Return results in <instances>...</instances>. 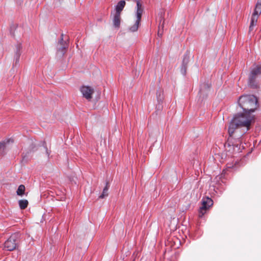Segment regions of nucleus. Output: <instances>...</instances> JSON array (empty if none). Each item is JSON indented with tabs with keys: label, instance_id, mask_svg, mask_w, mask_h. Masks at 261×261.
<instances>
[{
	"label": "nucleus",
	"instance_id": "18",
	"mask_svg": "<svg viewBox=\"0 0 261 261\" xmlns=\"http://www.w3.org/2000/svg\"><path fill=\"white\" fill-rule=\"evenodd\" d=\"M25 186L23 185H20L17 190V195L20 196H23L25 194Z\"/></svg>",
	"mask_w": 261,
	"mask_h": 261
},
{
	"label": "nucleus",
	"instance_id": "13",
	"mask_svg": "<svg viewBox=\"0 0 261 261\" xmlns=\"http://www.w3.org/2000/svg\"><path fill=\"white\" fill-rule=\"evenodd\" d=\"M125 5V2L124 1H119L115 7V12L114 13L121 15V13L124 8Z\"/></svg>",
	"mask_w": 261,
	"mask_h": 261
},
{
	"label": "nucleus",
	"instance_id": "5",
	"mask_svg": "<svg viewBox=\"0 0 261 261\" xmlns=\"http://www.w3.org/2000/svg\"><path fill=\"white\" fill-rule=\"evenodd\" d=\"M260 74L261 66L257 65L252 69L249 77V85L251 87L257 88V84L255 80L257 76Z\"/></svg>",
	"mask_w": 261,
	"mask_h": 261
},
{
	"label": "nucleus",
	"instance_id": "22",
	"mask_svg": "<svg viewBox=\"0 0 261 261\" xmlns=\"http://www.w3.org/2000/svg\"><path fill=\"white\" fill-rule=\"evenodd\" d=\"M189 58L188 56L185 55L184 57L183 58L182 64V65H186L187 66L188 64V63H189Z\"/></svg>",
	"mask_w": 261,
	"mask_h": 261
},
{
	"label": "nucleus",
	"instance_id": "15",
	"mask_svg": "<svg viewBox=\"0 0 261 261\" xmlns=\"http://www.w3.org/2000/svg\"><path fill=\"white\" fill-rule=\"evenodd\" d=\"M258 18V17L255 16V15H252L250 24L249 26V32L252 31L253 30V28L256 25Z\"/></svg>",
	"mask_w": 261,
	"mask_h": 261
},
{
	"label": "nucleus",
	"instance_id": "19",
	"mask_svg": "<svg viewBox=\"0 0 261 261\" xmlns=\"http://www.w3.org/2000/svg\"><path fill=\"white\" fill-rule=\"evenodd\" d=\"M18 203L20 208L22 210H23L28 206V201L25 199L20 200L18 201Z\"/></svg>",
	"mask_w": 261,
	"mask_h": 261
},
{
	"label": "nucleus",
	"instance_id": "9",
	"mask_svg": "<svg viewBox=\"0 0 261 261\" xmlns=\"http://www.w3.org/2000/svg\"><path fill=\"white\" fill-rule=\"evenodd\" d=\"M239 129H236V131L239 132ZM245 134V132H243V134H239L238 132L237 133H235V132L233 133V134L232 136V142H233V144L234 145H232L233 146H236L237 147H238V145L239 144H241V138L243 136V134Z\"/></svg>",
	"mask_w": 261,
	"mask_h": 261
},
{
	"label": "nucleus",
	"instance_id": "8",
	"mask_svg": "<svg viewBox=\"0 0 261 261\" xmlns=\"http://www.w3.org/2000/svg\"><path fill=\"white\" fill-rule=\"evenodd\" d=\"M68 47V44L66 41L63 40V35L62 34L61 39L59 40L57 45V52L60 54V55H63L66 50V49Z\"/></svg>",
	"mask_w": 261,
	"mask_h": 261
},
{
	"label": "nucleus",
	"instance_id": "2",
	"mask_svg": "<svg viewBox=\"0 0 261 261\" xmlns=\"http://www.w3.org/2000/svg\"><path fill=\"white\" fill-rule=\"evenodd\" d=\"M238 103L243 112L251 114L257 108V100L256 97L252 95H244L240 96Z\"/></svg>",
	"mask_w": 261,
	"mask_h": 261
},
{
	"label": "nucleus",
	"instance_id": "25",
	"mask_svg": "<svg viewBox=\"0 0 261 261\" xmlns=\"http://www.w3.org/2000/svg\"><path fill=\"white\" fill-rule=\"evenodd\" d=\"M46 154L48 156L50 154V152L47 150V148H46Z\"/></svg>",
	"mask_w": 261,
	"mask_h": 261
},
{
	"label": "nucleus",
	"instance_id": "3",
	"mask_svg": "<svg viewBox=\"0 0 261 261\" xmlns=\"http://www.w3.org/2000/svg\"><path fill=\"white\" fill-rule=\"evenodd\" d=\"M127 1H133L136 3V7L135 8L136 20L133 25L129 27L128 29L130 32H135L137 31L140 24L142 15L144 12V8L140 0H126Z\"/></svg>",
	"mask_w": 261,
	"mask_h": 261
},
{
	"label": "nucleus",
	"instance_id": "23",
	"mask_svg": "<svg viewBox=\"0 0 261 261\" xmlns=\"http://www.w3.org/2000/svg\"><path fill=\"white\" fill-rule=\"evenodd\" d=\"M156 97L158 101H161L163 99L162 92L161 91H158L156 93Z\"/></svg>",
	"mask_w": 261,
	"mask_h": 261
},
{
	"label": "nucleus",
	"instance_id": "11",
	"mask_svg": "<svg viewBox=\"0 0 261 261\" xmlns=\"http://www.w3.org/2000/svg\"><path fill=\"white\" fill-rule=\"evenodd\" d=\"M113 24L115 29H118L120 27L121 15L114 13L112 18Z\"/></svg>",
	"mask_w": 261,
	"mask_h": 261
},
{
	"label": "nucleus",
	"instance_id": "24",
	"mask_svg": "<svg viewBox=\"0 0 261 261\" xmlns=\"http://www.w3.org/2000/svg\"><path fill=\"white\" fill-rule=\"evenodd\" d=\"M187 66L186 65H182L181 68V72L183 75H185L186 73Z\"/></svg>",
	"mask_w": 261,
	"mask_h": 261
},
{
	"label": "nucleus",
	"instance_id": "16",
	"mask_svg": "<svg viewBox=\"0 0 261 261\" xmlns=\"http://www.w3.org/2000/svg\"><path fill=\"white\" fill-rule=\"evenodd\" d=\"M22 48V45L20 43H18L16 45V53H15V61L16 63L19 61V57L21 54V49Z\"/></svg>",
	"mask_w": 261,
	"mask_h": 261
},
{
	"label": "nucleus",
	"instance_id": "20",
	"mask_svg": "<svg viewBox=\"0 0 261 261\" xmlns=\"http://www.w3.org/2000/svg\"><path fill=\"white\" fill-rule=\"evenodd\" d=\"M108 185V183L107 182L106 186L103 190L102 193L99 197V198H103L108 195V189L109 188V186Z\"/></svg>",
	"mask_w": 261,
	"mask_h": 261
},
{
	"label": "nucleus",
	"instance_id": "14",
	"mask_svg": "<svg viewBox=\"0 0 261 261\" xmlns=\"http://www.w3.org/2000/svg\"><path fill=\"white\" fill-rule=\"evenodd\" d=\"M261 13V1H258L256 4L252 15L259 17Z\"/></svg>",
	"mask_w": 261,
	"mask_h": 261
},
{
	"label": "nucleus",
	"instance_id": "10",
	"mask_svg": "<svg viewBox=\"0 0 261 261\" xmlns=\"http://www.w3.org/2000/svg\"><path fill=\"white\" fill-rule=\"evenodd\" d=\"M239 129H236V131L239 132ZM245 134V132H243V134H239L238 132L237 133H235V132L233 133V134L232 136V142H233V144L234 145H232L233 146H236L237 147H238V145L239 144H241V138L243 136V134Z\"/></svg>",
	"mask_w": 261,
	"mask_h": 261
},
{
	"label": "nucleus",
	"instance_id": "17",
	"mask_svg": "<svg viewBox=\"0 0 261 261\" xmlns=\"http://www.w3.org/2000/svg\"><path fill=\"white\" fill-rule=\"evenodd\" d=\"M164 20L163 19V18L162 17V15H161L160 17V23L159 26V31H158V35L159 36H162L164 28Z\"/></svg>",
	"mask_w": 261,
	"mask_h": 261
},
{
	"label": "nucleus",
	"instance_id": "6",
	"mask_svg": "<svg viewBox=\"0 0 261 261\" xmlns=\"http://www.w3.org/2000/svg\"><path fill=\"white\" fill-rule=\"evenodd\" d=\"M213 204V200L208 198L206 197L202 199V205L200 207L199 210V217L202 218L206 213V211Z\"/></svg>",
	"mask_w": 261,
	"mask_h": 261
},
{
	"label": "nucleus",
	"instance_id": "4",
	"mask_svg": "<svg viewBox=\"0 0 261 261\" xmlns=\"http://www.w3.org/2000/svg\"><path fill=\"white\" fill-rule=\"evenodd\" d=\"M19 238L18 233H14L11 235L5 243V248L8 251H12L16 249L18 240Z\"/></svg>",
	"mask_w": 261,
	"mask_h": 261
},
{
	"label": "nucleus",
	"instance_id": "7",
	"mask_svg": "<svg viewBox=\"0 0 261 261\" xmlns=\"http://www.w3.org/2000/svg\"><path fill=\"white\" fill-rule=\"evenodd\" d=\"M81 92L85 98L90 100L92 98L93 93H94V90L89 86H84L81 88Z\"/></svg>",
	"mask_w": 261,
	"mask_h": 261
},
{
	"label": "nucleus",
	"instance_id": "12",
	"mask_svg": "<svg viewBox=\"0 0 261 261\" xmlns=\"http://www.w3.org/2000/svg\"><path fill=\"white\" fill-rule=\"evenodd\" d=\"M13 143V140L12 139H7L3 142H0V154H3L4 153V150L8 147V144L10 143Z\"/></svg>",
	"mask_w": 261,
	"mask_h": 261
},
{
	"label": "nucleus",
	"instance_id": "1",
	"mask_svg": "<svg viewBox=\"0 0 261 261\" xmlns=\"http://www.w3.org/2000/svg\"><path fill=\"white\" fill-rule=\"evenodd\" d=\"M254 116L252 114L243 112L236 115L231 121L228 127L229 137L228 138L227 143L229 146L233 145L232 142V136L233 133H237L238 131L236 129H239L240 127H246V132L248 131L250 126L252 123L254 122Z\"/></svg>",
	"mask_w": 261,
	"mask_h": 261
},
{
	"label": "nucleus",
	"instance_id": "21",
	"mask_svg": "<svg viewBox=\"0 0 261 261\" xmlns=\"http://www.w3.org/2000/svg\"><path fill=\"white\" fill-rule=\"evenodd\" d=\"M211 86V85L208 82L204 83L200 86V91H202V90L208 89Z\"/></svg>",
	"mask_w": 261,
	"mask_h": 261
}]
</instances>
